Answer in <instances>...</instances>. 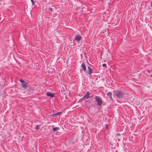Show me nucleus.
I'll use <instances>...</instances> for the list:
<instances>
[{"label":"nucleus","mask_w":152,"mask_h":152,"mask_svg":"<svg viewBox=\"0 0 152 152\" xmlns=\"http://www.w3.org/2000/svg\"><path fill=\"white\" fill-rule=\"evenodd\" d=\"M59 128L58 127H55L53 129V130L54 132L58 131V130H59Z\"/></svg>","instance_id":"obj_10"},{"label":"nucleus","mask_w":152,"mask_h":152,"mask_svg":"<svg viewBox=\"0 0 152 152\" xmlns=\"http://www.w3.org/2000/svg\"><path fill=\"white\" fill-rule=\"evenodd\" d=\"M20 81L22 83V86H27V85H28L27 82L24 81L22 79H20Z\"/></svg>","instance_id":"obj_5"},{"label":"nucleus","mask_w":152,"mask_h":152,"mask_svg":"<svg viewBox=\"0 0 152 152\" xmlns=\"http://www.w3.org/2000/svg\"><path fill=\"white\" fill-rule=\"evenodd\" d=\"M150 77H152V75H150Z\"/></svg>","instance_id":"obj_21"},{"label":"nucleus","mask_w":152,"mask_h":152,"mask_svg":"<svg viewBox=\"0 0 152 152\" xmlns=\"http://www.w3.org/2000/svg\"><path fill=\"white\" fill-rule=\"evenodd\" d=\"M49 10L50 11L52 12L53 11V9L51 7H50L49 8Z\"/></svg>","instance_id":"obj_15"},{"label":"nucleus","mask_w":152,"mask_h":152,"mask_svg":"<svg viewBox=\"0 0 152 152\" xmlns=\"http://www.w3.org/2000/svg\"><path fill=\"white\" fill-rule=\"evenodd\" d=\"M61 113V112H58L55 113L54 114L51 115L50 116L53 117H55L56 116L59 115Z\"/></svg>","instance_id":"obj_9"},{"label":"nucleus","mask_w":152,"mask_h":152,"mask_svg":"<svg viewBox=\"0 0 152 152\" xmlns=\"http://www.w3.org/2000/svg\"><path fill=\"white\" fill-rule=\"evenodd\" d=\"M102 66L104 67H106V65L105 64H102Z\"/></svg>","instance_id":"obj_14"},{"label":"nucleus","mask_w":152,"mask_h":152,"mask_svg":"<svg viewBox=\"0 0 152 152\" xmlns=\"http://www.w3.org/2000/svg\"><path fill=\"white\" fill-rule=\"evenodd\" d=\"M113 93L116 97L119 98H122L124 95L122 91H113Z\"/></svg>","instance_id":"obj_1"},{"label":"nucleus","mask_w":152,"mask_h":152,"mask_svg":"<svg viewBox=\"0 0 152 152\" xmlns=\"http://www.w3.org/2000/svg\"><path fill=\"white\" fill-rule=\"evenodd\" d=\"M88 69L87 72V73L88 74H91L93 73V70L90 66H88Z\"/></svg>","instance_id":"obj_4"},{"label":"nucleus","mask_w":152,"mask_h":152,"mask_svg":"<svg viewBox=\"0 0 152 152\" xmlns=\"http://www.w3.org/2000/svg\"><path fill=\"white\" fill-rule=\"evenodd\" d=\"M95 101L97 102V105L99 106H101L102 104V100L98 96H96L95 97Z\"/></svg>","instance_id":"obj_2"},{"label":"nucleus","mask_w":152,"mask_h":152,"mask_svg":"<svg viewBox=\"0 0 152 152\" xmlns=\"http://www.w3.org/2000/svg\"><path fill=\"white\" fill-rule=\"evenodd\" d=\"M35 129H39V126L38 125H36V127H35Z\"/></svg>","instance_id":"obj_13"},{"label":"nucleus","mask_w":152,"mask_h":152,"mask_svg":"<svg viewBox=\"0 0 152 152\" xmlns=\"http://www.w3.org/2000/svg\"><path fill=\"white\" fill-rule=\"evenodd\" d=\"M106 128V129H108V125L107 124H106L105 125Z\"/></svg>","instance_id":"obj_17"},{"label":"nucleus","mask_w":152,"mask_h":152,"mask_svg":"<svg viewBox=\"0 0 152 152\" xmlns=\"http://www.w3.org/2000/svg\"><path fill=\"white\" fill-rule=\"evenodd\" d=\"M81 66L82 67V69L85 72L86 71V66L84 63H83L82 64Z\"/></svg>","instance_id":"obj_6"},{"label":"nucleus","mask_w":152,"mask_h":152,"mask_svg":"<svg viewBox=\"0 0 152 152\" xmlns=\"http://www.w3.org/2000/svg\"><path fill=\"white\" fill-rule=\"evenodd\" d=\"M23 86V88H26V87H27V86Z\"/></svg>","instance_id":"obj_19"},{"label":"nucleus","mask_w":152,"mask_h":152,"mask_svg":"<svg viewBox=\"0 0 152 152\" xmlns=\"http://www.w3.org/2000/svg\"><path fill=\"white\" fill-rule=\"evenodd\" d=\"M31 0L32 3V4L33 5H34V4L35 2L33 1V0Z\"/></svg>","instance_id":"obj_16"},{"label":"nucleus","mask_w":152,"mask_h":152,"mask_svg":"<svg viewBox=\"0 0 152 152\" xmlns=\"http://www.w3.org/2000/svg\"><path fill=\"white\" fill-rule=\"evenodd\" d=\"M46 94L48 96H50L51 97H53L54 96V94H52L50 92H47Z\"/></svg>","instance_id":"obj_7"},{"label":"nucleus","mask_w":152,"mask_h":152,"mask_svg":"<svg viewBox=\"0 0 152 152\" xmlns=\"http://www.w3.org/2000/svg\"><path fill=\"white\" fill-rule=\"evenodd\" d=\"M110 97V99L111 100H112V96H110V97Z\"/></svg>","instance_id":"obj_18"},{"label":"nucleus","mask_w":152,"mask_h":152,"mask_svg":"<svg viewBox=\"0 0 152 152\" xmlns=\"http://www.w3.org/2000/svg\"><path fill=\"white\" fill-rule=\"evenodd\" d=\"M90 94V93L89 91H87L86 92V94L85 95L84 97L86 98L87 99H88L90 97L89 95Z\"/></svg>","instance_id":"obj_8"},{"label":"nucleus","mask_w":152,"mask_h":152,"mask_svg":"<svg viewBox=\"0 0 152 152\" xmlns=\"http://www.w3.org/2000/svg\"><path fill=\"white\" fill-rule=\"evenodd\" d=\"M151 6L152 7V1H151Z\"/></svg>","instance_id":"obj_20"},{"label":"nucleus","mask_w":152,"mask_h":152,"mask_svg":"<svg viewBox=\"0 0 152 152\" xmlns=\"http://www.w3.org/2000/svg\"><path fill=\"white\" fill-rule=\"evenodd\" d=\"M112 94L111 92H109L107 94V95L109 96L110 97L112 96Z\"/></svg>","instance_id":"obj_11"},{"label":"nucleus","mask_w":152,"mask_h":152,"mask_svg":"<svg viewBox=\"0 0 152 152\" xmlns=\"http://www.w3.org/2000/svg\"><path fill=\"white\" fill-rule=\"evenodd\" d=\"M115 136H120L121 135V134L119 133H118L117 134H115Z\"/></svg>","instance_id":"obj_12"},{"label":"nucleus","mask_w":152,"mask_h":152,"mask_svg":"<svg viewBox=\"0 0 152 152\" xmlns=\"http://www.w3.org/2000/svg\"><path fill=\"white\" fill-rule=\"evenodd\" d=\"M82 37L79 35H77L75 38V39L77 41V43H79Z\"/></svg>","instance_id":"obj_3"}]
</instances>
